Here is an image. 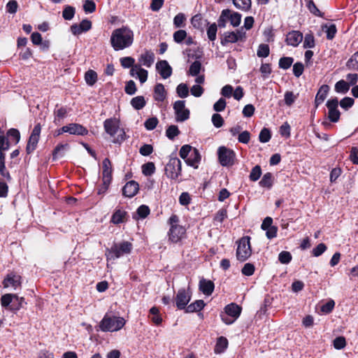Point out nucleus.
<instances>
[{"mask_svg":"<svg viewBox=\"0 0 358 358\" xmlns=\"http://www.w3.org/2000/svg\"><path fill=\"white\" fill-rule=\"evenodd\" d=\"M134 31L127 26H122L112 31L110 43L115 51L128 48L134 43Z\"/></svg>","mask_w":358,"mask_h":358,"instance_id":"f257e3e1","label":"nucleus"},{"mask_svg":"<svg viewBox=\"0 0 358 358\" xmlns=\"http://www.w3.org/2000/svg\"><path fill=\"white\" fill-rule=\"evenodd\" d=\"M106 134L113 138L114 143H121L124 141L125 132L120 127V120L116 117L108 118L103 122Z\"/></svg>","mask_w":358,"mask_h":358,"instance_id":"f03ea898","label":"nucleus"},{"mask_svg":"<svg viewBox=\"0 0 358 358\" xmlns=\"http://www.w3.org/2000/svg\"><path fill=\"white\" fill-rule=\"evenodd\" d=\"M179 217L176 214L171 215L168 220V224L170 225L168 232L169 240L173 243L180 242L186 235V229L179 224Z\"/></svg>","mask_w":358,"mask_h":358,"instance_id":"7ed1b4c3","label":"nucleus"},{"mask_svg":"<svg viewBox=\"0 0 358 358\" xmlns=\"http://www.w3.org/2000/svg\"><path fill=\"white\" fill-rule=\"evenodd\" d=\"M125 324L124 318L106 313L99 323V328L103 332H114L122 329Z\"/></svg>","mask_w":358,"mask_h":358,"instance_id":"20e7f679","label":"nucleus"},{"mask_svg":"<svg viewBox=\"0 0 358 358\" xmlns=\"http://www.w3.org/2000/svg\"><path fill=\"white\" fill-rule=\"evenodd\" d=\"M27 304L25 299L15 294H5L1 297V305L11 312H17Z\"/></svg>","mask_w":358,"mask_h":358,"instance_id":"39448f33","label":"nucleus"},{"mask_svg":"<svg viewBox=\"0 0 358 358\" xmlns=\"http://www.w3.org/2000/svg\"><path fill=\"white\" fill-rule=\"evenodd\" d=\"M133 245L129 241H122L114 243L110 249L107 250L106 256L108 261L115 260L125 255L131 253Z\"/></svg>","mask_w":358,"mask_h":358,"instance_id":"423d86ee","label":"nucleus"},{"mask_svg":"<svg viewBox=\"0 0 358 358\" xmlns=\"http://www.w3.org/2000/svg\"><path fill=\"white\" fill-rule=\"evenodd\" d=\"M236 258L240 262H245L252 255L250 237L245 236L236 241Z\"/></svg>","mask_w":358,"mask_h":358,"instance_id":"0eeeda50","label":"nucleus"},{"mask_svg":"<svg viewBox=\"0 0 358 358\" xmlns=\"http://www.w3.org/2000/svg\"><path fill=\"white\" fill-rule=\"evenodd\" d=\"M182 163L178 157H172L169 159L165 167L166 176L173 180H177L181 175Z\"/></svg>","mask_w":358,"mask_h":358,"instance_id":"6e6552de","label":"nucleus"},{"mask_svg":"<svg viewBox=\"0 0 358 358\" xmlns=\"http://www.w3.org/2000/svg\"><path fill=\"white\" fill-rule=\"evenodd\" d=\"M217 156L222 166H231L235 164L236 153L231 149L221 146L217 150Z\"/></svg>","mask_w":358,"mask_h":358,"instance_id":"1a4fd4ad","label":"nucleus"},{"mask_svg":"<svg viewBox=\"0 0 358 358\" xmlns=\"http://www.w3.org/2000/svg\"><path fill=\"white\" fill-rule=\"evenodd\" d=\"M192 298V291L190 288H181L178 291L175 297L176 305L180 310H185Z\"/></svg>","mask_w":358,"mask_h":358,"instance_id":"9d476101","label":"nucleus"},{"mask_svg":"<svg viewBox=\"0 0 358 358\" xmlns=\"http://www.w3.org/2000/svg\"><path fill=\"white\" fill-rule=\"evenodd\" d=\"M41 125L40 123L36 124L29 137L26 146V152L28 155L32 153L37 148L40 139Z\"/></svg>","mask_w":358,"mask_h":358,"instance_id":"9b49d317","label":"nucleus"},{"mask_svg":"<svg viewBox=\"0 0 358 358\" xmlns=\"http://www.w3.org/2000/svg\"><path fill=\"white\" fill-rule=\"evenodd\" d=\"M176 122H182L189 119V110L185 108V101H176L173 104Z\"/></svg>","mask_w":358,"mask_h":358,"instance_id":"f8f14e48","label":"nucleus"},{"mask_svg":"<svg viewBox=\"0 0 358 358\" xmlns=\"http://www.w3.org/2000/svg\"><path fill=\"white\" fill-rule=\"evenodd\" d=\"M2 284L4 288L16 289L22 286V277L14 271L10 272L4 278Z\"/></svg>","mask_w":358,"mask_h":358,"instance_id":"ddd939ff","label":"nucleus"},{"mask_svg":"<svg viewBox=\"0 0 358 358\" xmlns=\"http://www.w3.org/2000/svg\"><path fill=\"white\" fill-rule=\"evenodd\" d=\"M326 106L328 108V118L332 122H337L341 116V113L338 109V100L336 97L330 99L327 101Z\"/></svg>","mask_w":358,"mask_h":358,"instance_id":"4468645a","label":"nucleus"},{"mask_svg":"<svg viewBox=\"0 0 358 358\" xmlns=\"http://www.w3.org/2000/svg\"><path fill=\"white\" fill-rule=\"evenodd\" d=\"M245 38V33L237 31H227L224 34L223 37L221 38V44L225 45L227 43H236L238 41H243Z\"/></svg>","mask_w":358,"mask_h":358,"instance_id":"2eb2a0df","label":"nucleus"},{"mask_svg":"<svg viewBox=\"0 0 358 358\" xmlns=\"http://www.w3.org/2000/svg\"><path fill=\"white\" fill-rule=\"evenodd\" d=\"M173 41L178 44L185 43L187 45H191L194 43L192 36H188L187 31L184 29H178L173 34Z\"/></svg>","mask_w":358,"mask_h":358,"instance_id":"dca6fc26","label":"nucleus"},{"mask_svg":"<svg viewBox=\"0 0 358 358\" xmlns=\"http://www.w3.org/2000/svg\"><path fill=\"white\" fill-rule=\"evenodd\" d=\"M62 131L80 136H85L88 134V130L85 127L77 123H71L62 127Z\"/></svg>","mask_w":358,"mask_h":358,"instance_id":"f3484780","label":"nucleus"},{"mask_svg":"<svg viewBox=\"0 0 358 358\" xmlns=\"http://www.w3.org/2000/svg\"><path fill=\"white\" fill-rule=\"evenodd\" d=\"M102 176L103 185L107 187L112 180V165L108 158H105L102 162Z\"/></svg>","mask_w":358,"mask_h":358,"instance_id":"a211bd4d","label":"nucleus"},{"mask_svg":"<svg viewBox=\"0 0 358 358\" xmlns=\"http://www.w3.org/2000/svg\"><path fill=\"white\" fill-rule=\"evenodd\" d=\"M303 34L299 31H291L286 35L285 43L287 45L297 47L303 41Z\"/></svg>","mask_w":358,"mask_h":358,"instance_id":"6ab92c4d","label":"nucleus"},{"mask_svg":"<svg viewBox=\"0 0 358 358\" xmlns=\"http://www.w3.org/2000/svg\"><path fill=\"white\" fill-rule=\"evenodd\" d=\"M156 69L160 76L166 79L172 74V68L166 60H161L156 64Z\"/></svg>","mask_w":358,"mask_h":358,"instance_id":"aec40b11","label":"nucleus"},{"mask_svg":"<svg viewBox=\"0 0 358 358\" xmlns=\"http://www.w3.org/2000/svg\"><path fill=\"white\" fill-rule=\"evenodd\" d=\"M139 185L134 180L129 181L122 188V194L129 198L134 196L138 192Z\"/></svg>","mask_w":358,"mask_h":358,"instance_id":"412c9836","label":"nucleus"},{"mask_svg":"<svg viewBox=\"0 0 358 358\" xmlns=\"http://www.w3.org/2000/svg\"><path fill=\"white\" fill-rule=\"evenodd\" d=\"M127 218L128 214L124 210L116 208L111 216L110 222L114 224H119L126 222L127 221Z\"/></svg>","mask_w":358,"mask_h":358,"instance_id":"4be33fe9","label":"nucleus"},{"mask_svg":"<svg viewBox=\"0 0 358 358\" xmlns=\"http://www.w3.org/2000/svg\"><path fill=\"white\" fill-rule=\"evenodd\" d=\"M155 61V54L151 50H146L142 53L138 59L141 66H145L148 68L150 67Z\"/></svg>","mask_w":358,"mask_h":358,"instance_id":"5701e85b","label":"nucleus"},{"mask_svg":"<svg viewBox=\"0 0 358 358\" xmlns=\"http://www.w3.org/2000/svg\"><path fill=\"white\" fill-rule=\"evenodd\" d=\"M201 157L199 150L196 148H194L189 156L186 159L185 162L188 166L197 169L201 162Z\"/></svg>","mask_w":358,"mask_h":358,"instance_id":"b1692460","label":"nucleus"},{"mask_svg":"<svg viewBox=\"0 0 358 358\" xmlns=\"http://www.w3.org/2000/svg\"><path fill=\"white\" fill-rule=\"evenodd\" d=\"M242 311V308L235 303H231L224 308V312L227 315L234 318L236 320L239 317Z\"/></svg>","mask_w":358,"mask_h":358,"instance_id":"393cba45","label":"nucleus"},{"mask_svg":"<svg viewBox=\"0 0 358 358\" xmlns=\"http://www.w3.org/2000/svg\"><path fill=\"white\" fill-rule=\"evenodd\" d=\"M215 285L213 281L201 279L199 281V289L203 294L210 296L214 291Z\"/></svg>","mask_w":358,"mask_h":358,"instance_id":"a878e982","label":"nucleus"},{"mask_svg":"<svg viewBox=\"0 0 358 358\" xmlns=\"http://www.w3.org/2000/svg\"><path fill=\"white\" fill-rule=\"evenodd\" d=\"M329 90V87L327 85H323L319 89L315 99V106L317 107L326 99Z\"/></svg>","mask_w":358,"mask_h":358,"instance_id":"bb28decb","label":"nucleus"},{"mask_svg":"<svg viewBox=\"0 0 358 358\" xmlns=\"http://www.w3.org/2000/svg\"><path fill=\"white\" fill-rule=\"evenodd\" d=\"M166 97V92L164 86L158 83L155 85L154 89V99L157 101H163Z\"/></svg>","mask_w":358,"mask_h":358,"instance_id":"cd10ccee","label":"nucleus"},{"mask_svg":"<svg viewBox=\"0 0 358 358\" xmlns=\"http://www.w3.org/2000/svg\"><path fill=\"white\" fill-rule=\"evenodd\" d=\"M206 306L205 302L203 300H196L193 303H190L185 308V312L186 313H192L201 310Z\"/></svg>","mask_w":358,"mask_h":358,"instance_id":"c85d7f7f","label":"nucleus"},{"mask_svg":"<svg viewBox=\"0 0 358 358\" xmlns=\"http://www.w3.org/2000/svg\"><path fill=\"white\" fill-rule=\"evenodd\" d=\"M227 347H228V340L224 336H220L217 340V342H216V344L215 346V349H214V352L216 354H221L224 352V350L227 348Z\"/></svg>","mask_w":358,"mask_h":358,"instance_id":"c756f323","label":"nucleus"},{"mask_svg":"<svg viewBox=\"0 0 358 358\" xmlns=\"http://www.w3.org/2000/svg\"><path fill=\"white\" fill-rule=\"evenodd\" d=\"M98 76L96 71L90 69L85 73V80L90 86H93L97 81Z\"/></svg>","mask_w":358,"mask_h":358,"instance_id":"7c9ffc66","label":"nucleus"},{"mask_svg":"<svg viewBox=\"0 0 358 358\" xmlns=\"http://www.w3.org/2000/svg\"><path fill=\"white\" fill-rule=\"evenodd\" d=\"M130 103L134 109L138 110L145 107L146 101L144 96H137L131 99Z\"/></svg>","mask_w":358,"mask_h":358,"instance_id":"2f4dec72","label":"nucleus"},{"mask_svg":"<svg viewBox=\"0 0 358 358\" xmlns=\"http://www.w3.org/2000/svg\"><path fill=\"white\" fill-rule=\"evenodd\" d=\"M350 84L344 80L338 81L334 86V90L337 93L346 94L350 90Z\"/></svg>","mask_w":358,"mask_h":358,"instance_id":"473e14b6","label":"nucleus"},{"mask_svg":"<svg viewBox=\"0 0 358 358\" xmlns=\"http://www.w3.org/2000/svg\"><path fill=\"white\" fill-rule=\"evenodd\" d=\"M187 18L184 13H179L173 18L175 28H183L186 25Z\"/></svg>","mask_w":358,"mask_h":358,"instance_id":"72a5a7b5","label":"nucleus"},{"mask_svg":"<svg viewBox=\"0 0 358 358\" xmlns=\"http://www.w3.org/2000/svg\"><path fill=\"white\" fill-rule=\"evenodd\" d=\"M150 314L151 316V320L155 325H160L162 322V318L159 315V308L156 306H153L150 310Z\"/></svg>","mask_w":358,"mask_h":358,"instance_id":"f704fd0d","label":"nucleus"},{"mask_svg":"<svg viewBox=\"0 0 358 358\" xmlns=\"http://www.w3.org/2000/svg\"><path fill=\"white\" fill-rule=\"evenodd\" d=\"M227 19L230 21L231 24L233 27H237L240 24L241 20V15L232 12L229 9V14L227 15Z\"/></svg>","mask_w":358,"mask_h":358,"instance_id":"c9c22d12","label":"nucleus"},{"mask_svg":"<svg viewBox=\"0 0 358 358\" xmlns=\"http://www.w3.org/2000/svg\"><path fill=\"white\" fill-rule=\"evenodd\" d=\"M273 185V175L271 173H265L261 180L259 181V185L262 187L271 188Z\"/></svg>","mask_w":358,"mask_h":358,"instance_id":"e433bc0d","label":"nucleus"},{"mask_svg":"<svg viewBox=\"0 0 358 358\" xmlns=\"http://www.w3.org/2000/svg\"><path fill=\"white\" fill-rule=\"evenodd\" d=\"M234 6L242 10H248L251 8V0H233Z\"/></svg>","mask_w":358,"mask_h":358,"instance_id":"4c0bfd02","label":"nucleus"},{"mask_svg":"<svg viewBox=\"0 0 358 358\" xmlns=\"http://www.w3.org/2000/svg\"><path fill=\"white\" fill-rule=\"evenodd\" d=\"M156 168L153 162H148L142 166V173L145 176H150L155 172Z\"/></svg>","mask_w":358,"mask_h":358,"instance_id":"58836bf2","label":"nucleus"},{"mask_svg":"<svg viewBox=\"0 0 358 358\" xmlns=\"http://www.w3.org/2000/svg\"><path fill=\"white\" fill-rule=\"evenodd\" d=\"M270 54V48L268 45L262 43L258 46L257 55L258 57H267Z\"/></svg>","mask_w":358,"mask_h":358,"instance_id":"ea45409f","label":"nucleus"},{"mask_svg":"<svg viewBox=\"0 0 358 358\" xmlns=\"http://www.w3.org/2000/svg\"><path fill=\"white\" fill-rule=\"evenodd\" d=\"M335 306L334 300L330 299L327 302L320 306V313L329 314L330 313Z\"/></svg>","mask_w":358,"mask_h":358,"instance_id":"a19ab883","label":"nucleus"},{"mask_svg":"<svg viewBox=\"0 0 358 358\" xmlns=\"http://www.w3.org/2000/svg\"><path fill=\"white\" fill-rule=\"evenodd\" d=\"M202 65L201 62L195 61L189 66V74L192 76H196L199 74Z\"/></svg>","mask_w":358,"mask_h":358,"instance_id":"79ce46f5","label":"nucleus"},{"mask_svg":"<svg viewBox=\"0 0 358 358\" xmlns=\"http://www.w3.org/2000/svg\"><path fill=\"white\" fill-rule=\"evenodd\" d=\"M347 66L349 69L358 71V51L348 61Z\"/></svg>","mask_w":358,"mask_h":358,"instance_id":"37998d69","label":"nucleus"},{"mask_svg":"<svg viewBox=\"0 0 358 358\" xmlns=\"http://www.w3.org/2000/svg\"><path fill=\"white\" fill-rule=\"evenodd\" d=\"M179 134L180 131L176 125L169 126L166 131V135L170 140H173Z\"/></svg>","mask_w":358,"mask_h":358,"instance_id":"c03bdc74","label":"nucleus"},{"mask_svg":"<svg viewBox=\"0 0 358 358\" xmlns=\"http://www.w3.org/2000/svg\"><path fill=\"white\" fill-rule=\"evenodd\" d=\"M294 59L290 57H283L279 60V67L282 69H288L293 64Z\"/></svg>","mask_w":358,"mask_h":358,"instance_id":"a18cd8bd","label":"nucleus"},{"mask_svg":"<svg viewBox=\"0 0 358 358\" xmlns=\"http://www.w3.org/2000/svg\"><path fill=\"white\" fill-rule=\"evenodd\" d=\"M67 110L65 107H60L58 109H55L54 115H55V120L54 122H59L61 120L64 119L67 115Z\"/></svg>","mask_w":358,"mask_h":358,"instance_id":"49530a36","label":"nucleus"},{"mask_svg":"<svg viewBox=\"0 0 358 358\" xmlns=\"http://www.w3.org/2000/svg\"><path fill=\"white\" fill-rule=\"evenodd\" d=\"M315 45V37L313 34H306L304 37L303 48H313Z\"/></svg>","mask_w":358,"mask_h":358,"instance_id":"de8ad7c7","label":"nucleus"},{"mask_svg":"<svg viewBox=\"0 0 358 358\" xmlns=\"http://www.w3.org/2000/svg\"><path fill=\"white\" fill-rule=\"evenodd\" d=\"M193 150L194 148L191 145H184L179 151V155L186 162V159L189 156Z\"/></svg>","mask_w":358,"mask_h":358,"instance_id":"09e8293b","label":"nucleus"},{"mask_svg":"<svg viewBox=\"0 0 358 358\" xmlns=\"http://www.w3.org/2000/svg\"><path fill=\"white\" fill-rule=\"evenodd\" d=\"M261 175H262V169H261L260 166L257 165L252 169L251 172L249 176V178L251 181L255 182L259 179Z\"/></svg>","mask_w":358,"mask_h":358,"instance_id":"8fccbe9b","label":"nucleus"},{"mask_svg":"<svg viewBox=\"0 0 358 358\" xmlns=\"http://www.w3.org/2000/svg\"><path fill=\"white\" fill-rule=\"evenodd\" d=\"M176 92L180 98H185L189 95V89L186 84L180 83L176 88Z\"/></svg>","mask_w":358,"mask_h":358,"instance_id":"3c124183","label":"nucleus"},{"mask_svg":"<svg viewBox=\"0 0 358 358\" xmlns=\"http://www.w3.org/2000/svg\"><path fill=\"white\" fill-rule=\"evenodd\" d=\"M75 15V8L72 6H66L62 12V17L66 20H71L73 19Z\"/></svg>","mask_w":358,"mask_h":358,"instance_id":"603ef678","label":"nucleus"},{"mask_svg":"<svg viewBox=\"0 0 358 358\" xmlns=\"http://www.w3.org/2000/svg\"><path fill=\"white\" fill-rule=\"evenodd\" d=\"M217 25L215 23L211 24L207 29V35L210 41H214L216 39Z\"/></svg>","mask_w":358,"mask_h":358,"instance_id":"864d4df0","label":"nucleus"},{"mask_svg":"<svg viewBox=\"0 0 358 358\" xmlns=\"http://www.w3.org/2000/svg\"><path fill=\"white\" fill-rule=\"evenodd\" d=\"M324 28L325 29L327 39L332 40L335 37L337 31L336 25L334 24L329 26L325 25Z\"/></svg>","mask_w":358,"mask_h":358,"instance_id":"5fc2aeb1","label":"nucleus"},{"mask_svg":"<svg viewBox=\"0 0 358 358\" xmlns=\"http://www.w3.org/2000/svg\"><path fill=\"white\" fill-rule=\"evenodd\" d=\"M292 255L287 251H282L278 255V260L283 264H289L292 261Z\"/></svg>","mask_w":358,"mask_h":358,"instance_id":"6e6d98bb","label":"nucleus"},{"mask_svg":"<svg viewBox=\"0 0 358 358\" xmlns=\"http://www.w3.org/2000/svg\"><path fill=\"white\" fill-rule=\"evenodd\" d=\"M271 138V131L267 128H264L260 131L259 140L261 143H267Z\"/></svg>","mask_w":358,"mask_h":358,"instance_id":"4d7b16f0","label":"nucleus"},{"mask_svg":"<svg viewBox=\"0 0 358 358\" xmlns=\"http://www.w3.org/2000/svg\"><path fill=\"white\" fill-rule=\"evenodd\" d=\"M306 6L309 11L315 15V16H322V13L320 10L317 8L315 3L313 0H308L307 1Z\"/></svg>","mask_w":358,"mask_h":358,"instance_id":"13d9d810","label":"nucleus"},{"mask_svg":"<svg viewBox=\"0 0 358 358\" xmlns=\"http://www.w3.org/2000/svg\"><path fill=\"white\" fill-rule=\"evenodd\" d=\"M227 217V210L225 208L220 209L214 217V221L222 223Z\"/></svg>","mask_w":358,"mask_h":358,"instance_id":"bf43d9fd","label":"nucleus"},{"mask_svg":"<svg viewBox=\"0 0 358 358\" xmlns=\"http://www.w3.org/2000/svg\"><path fill=\"white\" fill-rule=\"evenodd\" d=\"M120 64L123 68L128 69L135 64V59L131 57H124L120 59Z\"/></svg>","mask_w":358,"mask_h":358,"instance_id":"052dcab7","label":"nucleus"},{"mask_svg":"<svg viewBox=\"0 0 358 358\" xmlns=\"http://www.w3.org/2000/svg\"><path fill=\"white\" fill-rule=\"evenodd\" d=\"M355 103V100L351 97H345L340 101V106L342 108L348 110L351 108Z\"/></svg>","mask_w":358,"mask_h":358,"instance_id":"680f3d73","label":"nucleus"},{"mask_svg":"<svg viewBox=\"0 0 358 358\" xmlns=\"http://www.w3.org/2000/svg\"><path fill=\"white\" fill-rule=\"evenodd\" d=\"M158 119L155 117L148 118L144 123L145 127L148 130H152L156 128L158 124Z\"/></svg>","mask_w":358,"mask_h":358,"instance_id":"e2e57ef3","label":"nucleus"},{"mask_svg":"<svg viewBox=\"0 0 358 358\" xmlns=\"http://www.w3.org/2000/svg\"><path fill=\"white\" fill-rule=\"evenodd\" d=\"M229 14V9H224L222 11L221 15L217 21L218 24L220 28H224L226 26V22L228 20L227 15Z\"/></svg>","mask_w":358,"mask_h":358,"instance_id":"0e129e2a","label":"nucleus"},{"mask_svg":"<svg viewBox=\"0 0 358 358\" xmlns=\"http://www.w3.org/2000/svg\"><path fill=\"white\" fill-rule=\"evenodd\" d=\"M346 345V341L343 336L336 337L334 340V347L337 350H341Z\"/></svg>","mask_w":358,"mask_h":358,"instance_id":"69168bd1","label":"nucleus"},{"mask_svg":"<svg viewBox=\"0 0 358 358\" xmlns=\"http://www.w3.org/2000/svg\"><path fill=\"white\" fill-rule=\"evenodd\" d=\"M137 90L135 83L133 80H129L127 83L124 91L127 94L133 95Z\"/></svg>","mask_w":358,"mask_h":358,"instance_id":"338daca9","label":"nucleus"},{"mask_svg":"<svg viewBox=\"0 0 358 358\" xmlns=\"http://www.w3.org/2000/svg\"><path fill=\"white\" fill-rule=\"evenodd\" d=\"M83 9L85 13H92L96 9V4L92 0H86L83 5Z\"/></svg>","mask_w":358,"mask_h":358,"instance_id":"774afa93","label":"nucleus"}]
</instances>
